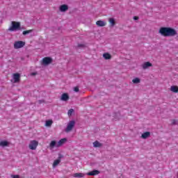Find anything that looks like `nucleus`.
Wrapping results in <instances>:
<instances>
[{
	"label": "nucleus",
	"mask_w": 178,
	"mask_h": 178,
	"mask_svg": "<svg viewBox=\"0 0 178 178\" xmlns=\"http://www.w3.org/2000/svg\"><path fill=\"white\" fill-rule=\"evenodd\" d=\"M79 87L76 86L74 88V91H75V92H79Z\"/></svg>",
	"instance_id": "nucleus-27"
},
{
	"label": "nucleus",
	"mask_w": 178,
	"mask_h": 178,
	"mask_svg": "<svg viewBox=\"0 0 178 178\" xmlns=\"http://www.w3.org/2000/svg\"><path fill=\"white\" fill-rule=\"evenodd\" d=\"M52 123H53L52 120H47L46 123H45V126H47V127H49L52 126Z\"/></svg>",
	"instance_id": "nucleus-22"
},
{
	"label": "nucleus",
	"mask_w": 178,
	"mask_h": 178,
	"mask_svg": "<svg viewBox=\"0 0 178 178\" xmlns=\"http://www.w3.org/2000/svg\"><path fill=\"white\" fill-rule=\"evenodd\" d=\"M11 177L12 178H20V176H19V175H11Z\"/></svg>",
	"instance_id": "nucleus-28"
},
{
	"label": "nucleus",
	"mask_w": 178,
	"mask_h": 178,
	"mask_svg": "<svg viewBox=\"0 0 178 178\" xmlns=\"http://www.w3.org/2000/svg\"><path fill=\"white\" fill-rule=\"evenodd\" d=\"M78 47H83V44H79Z\"/></svg>",
	"instance_id": "nucleus-31"
},
{
	"label": "nucleus",
	"mask_w": 178,
	"mask_h": 178,
	"mask_svg": "<svg viewBox=\"0 0 178 178\" xmlns=\"http://www.w3.org/2000/svg\"><path fill=\"white\" fill-rule=\"evenodd\" d=\"M150 136H151V133L149 131H146L142 134L141 137L142 138L145 139V138H148V137H149Z\"/></svg>",
	"instance_id": "nucleus-15"
},
{
	"label": "nucleus",
	"mask_w": 178,
	"mask_h": 178,
	"mask_svg": "<svg viewBox=\"0 0 178 178\" xmlns=\"http://www.w3.org/2000/svg\"><path fill=\"white\" fill-rule=\"evenodd\" d=\"M93 146L95 148H98L99 147H102V143H99L98 140H96L93 143Z\"/></svg>",
	"instance_id": "nucleus-19"
},
{
	"label": "nucleus",
	"mask_w": 178,
	"mask_h": 178,
	"mask_svg": "<svg viewBox=\"0 0 178 178\" xmlns=\"http://www.w3.org/2000/svg\"><path fill=\"white\" fill-rule=\"evenodd\" d=\"M33 30H27V31H24L22 34L24 35H26V34H30V33H32Z\"/></svg>",
	"instance_id": "nucleus-25"
},
{
	"label": "nucleus",
	"mask_w": 178,
	"mask_h": 178,
	"mask_svg": "<svg viewBox=\"0 0 178 178\" xmlns=\"http://www.w3.org/2000/svg\"><path fill=\"white\" fill-rule=\"evenodd\" d=\"M170 91L172 92H175V94H177L178 92V86H172L170 88Z\"/></svg>",
	"instance_id": "nucleus-13"
},
{
	"label": "nucleus",
	"mask_w": 178,
	"mask_h": 178,
	"mask_svg": "<svg viewBox=\"0 0 178 178\" xmlns=\"http://www.w3.org/2000/svg\"><path fill=\"white\" fill-rule=\"evenodd\" d=\"M159 33L163 35V37H175V35H177V31L170 27L160 28Z\"/></svg>",
	"instance_id": "nucleus-1"
},
{
	"label": "nucleus",
	"mask_w": 178,
	"mask_h": 178,
	"mask_svg": "<svg viewBox=\"0 0 178 178\" xmlns=\"http://www.w3.org/2000/svg\"><path fill=\"white\" fill-rule=\"evenodd\" d=\"M9 145V142L6 140H2L0 142V147H8Z\"/></svg>",
	"instance_id": "nucleus-17"
},
{
	"label": "nucleus",
	"mask_w": 178,
	"mask_h": 178,
	"mask_svg": "<svg viewBox=\"0 0 178 178\" xmlns=\"http://www.w3.org/2000/svg\"><path fill=\"white\" fill-rule=\"evenodd\" d=\"M43 65H49V63H52V58L49 57H45L42 59Z\"/></svg>",
	"instance_id": "nucleus-6"
},
{
	"label": "nucleus",
	"mask_w": 178,
	"mask_h": 178,
	"mask_svg": "<svg viewBox=\"0 0 178 178\" xmlns=\"http://www.w3.org/2000/svg\"><path fill=\"white\" fill-rule=\"evenodd\" d=\"M152 67V63H149V62H145L142 65V67L143 69H144V70H145V69H148V67Z\"/></svg>",
	"instance_id": "nucleus-9"
},
{
	"label": "nucleus",
	"mask_w": 178,
	"mask_h": 178,
	"mask_svg": "<svg viewBox=\"0 0 178 178\" xmlns=\"http://www.w3.org/2000/svg\"><path fill=\"white\" fill-rule=\"evenodd\" d=\"M20 30V22L13 21L11 26L8 29V31H17Z\"/></svg>",
	"instance_id": "nucleus-2"
},
{
	"label": "nucleus",
	"mask_w": 178,
	"mask_h": 178,
	"mask_svg": "<svg viewBox=\"0 0 178 178\" xmlns=\"http://www.w3.org/2000/svg\"><path fill=\"white\" fill-rule=\"evenodd\" d=\"M26 45V42L23 41H16L14 43L15 49H19L20 48H23Z\"/></svg>",
	"instance_id": "nucleus-5"
},
{
	"label": "nucleus",
	"mask_w": 178,
	"mask_h": 178,
	"mask_svg": "<svg viewBox=\"0 0 178 178\" xmlns=\"http://www.w3.org/2000/svg\"><path fill=\"white\" fill-rule=\"evenodd\" d=\"M67 141V139L66 138H62L57 143V148H59V147H62L65 143Z\"/></svg>",
	"instance_id": "nucleus-8"
},
{
	"label": "nucleus",
	"mask_w": 178,
	"mask_h": 178,
	"mask_svg": "<svg viewBox=\"0 0 178 178\" xmlns=\"http://www.w3.org/2000/svg\"><path fill=\"white\" fill-rule=\"evenodd\" d=\"M62 101H68L69 100V95L67 93H63L61 96Z\"/></svg>",
	"instance_id": "nucleus-14"
},
{
	"label": "nucleus",
	"mask_w": 178,
	"mask_h": 178,
	"mask_svg": "<svg viewBox=\"0 0 178 178\" xmlns=\"http://www.w3.org/2000/svg\"><path fill=\"white\" fill-rule=\"evenodd\" d=\"M54 147H56L58 148V143H56V140H51L49 144V147L52 149Z\"/></svg>",
	"instance_id": "nucleus-16"
},
{
	"label": "nucleus",
	"mask_w": 178,
	"mask_h": 178,
	"mask_svg": "<svg viewBox=\"0 0 178 178\" xmlns=\"http://www.w3.org/2000/svg\"><path fill=\"white\" fill-rule=\"evenodd\" d=\"M109 23H110V24H111L112 26H115V25L116 24V22H115V19H113V18H110V19H109Z\"/></svg>",
	"instance_id": "nucleus-24"
},
{
	"label": "nucleus",
	"mask_w": 178,
	"mask_h": 178,
	"mask_svg": "<svg viewBox=\"0 0 178 178\" xmlns=\"http://www.w3.org/2000/svg\"><path fill=\"white\" fill-rule=\"evenodd\" d=\"M73 177H84V174L83 173H79V172H76L73 175Z\"/></svg>",
	"instance_id": "nucleus-20"
},
{
	"label": "nucleus",
	"mask_w": 178,
	"mask_h": 178,
	"mask_svg": "<svg viewBox=\"0 0 178 178\" xmlns=\"http://www.w3.org/2000/svg\"><path fill=\"white\" fill-rule=\"evenodd\" d=\"M172 124H176V120H173Z\"/></svg>",
	"instance_id": "nucleus-30"
},
{
	"label": "nucleus",
	"mask_w": 178,
	"mask_h": 178,
	"mask_svg": "<svg viewBox=\"0 0 178 178\" xmlns=\"http://www.w3.org/2000/svg\"><path fill=\"white\" fill-rule=\"evenodd\" d=\"M140 82L141 80L139 78H135L132 80V83H134V84H138Z\"/></svg>",
	"instance_id": "nucleus-23"
},
{
	"label": "nucleus",
	"mask_w": 178,
	"mask_h": 178,
	"mask_svg": "<svg viewBox=\"0 0 178 178\" xmlns=\"http://www.w3.org/2000/svg\"><path fill=\"white\" fill-rule=\"evenodd\" d=\"M73 112H74V110H73L72 108L70 109L68 111V116H72V115L73 114Z\"/></svg>",
	"instance_id": "nucleus-26"
},
{
	"label": "nucleus",
	"mask_w": 178,
	"mask_h": 178,
	"mask_svg": "<svg viewBox=\"0 0 178 178\" xmlns=\"http://www.w3.org/2000/svg\"><path fill=\"white\" fill-rule=\"evenodd\" d=\"M134 20H138V17L137 16L134 17Z\"/></svg>",
	"instance_id": "nucleus-29"
},
{
	"label": "nucleus",
	"mask_w": 178,
	"mask_h": 178,
	"mask_svg": "<svg viewBox=\"0 0 178 178\" xmlns=\"http://www.w3.org/2000/svg\"><path fill=\"white\" fill-rule=\"evenodd\" d=\"M96 24L97 26H98V27H104L106 26V22L102 20H99V21H97Z\"/></svg>",
	"instance_id": "nucleus-12"
},
{
	"label": "nucleus",
	"mask_w": 178,
	"mask_h": 178,
	"mask_svg": "<svg viewBox=\"0 0 178 178\" xmlns=\"http://www.w3.org/2000/svg\"><path fill=\"white\" fill-rule=\"evenodd\" d=\"M59 163H60V158L54 161L53 163V168H56Z\"/></svg>",
	"instance_id": "nucleus-21"
},
{
	"label": "nucleus",
	"mask_w": 178,
	"mask_h": 178,
	"mask_svg": "<svg viewBox=\"0 0 178 178\" xmlns=\"http://www.w3.org/2000/svg\"><path fill=\"white\" fill-rule=\"evenodd\" d=\"M13 77L14 79V83H19V81H20V74L19 73L13 74Z\"/></svg>",
	"instance_id": "nucleus-7"
},
{
	"label": "nucleus",
	"mask_w": 178,
	"mask_h": 178,
	"mask_svg": "<svg viewBox=\"0 0 178 178\" xmlns=\"http://www.w3.org/2000/svg\"><path fill=\"white\" fill-rule=\"evenodd\" d=\"M74 124H76V122H74V120L70 121L67 124V128L65 129V132L70 133V131H72L74 127Z\"/></svg>",
	"instance_id": "nucleus-4"
},
{
	"label": "nucleus",
	"mask_w": 178,
	"mask_h": 178,
	"mask_svg": "<svg viewBox=\"0 0 178 178\" xmlns=\"http://www.w3.org/2000/svg\"><path fill=\"white\" fill-rule=\"evenodd\" d=\"M103 57L104 58V59H106V60L111 59L112 58V56H111L109 54V53H104L103 54Z\"/></svg>",
	"instance_id": "nucleus-18"
},
{
	"label": "nucleus",
	"mask_w": 178,
	"mask_h": 178,
	"mask_svg": "<svg viewBox=\"0 0 178 178\" xmlns=\"http://www.w3.org/2000/svg\"><path fill=\"white\" fill-rule=\"evenodd\" d=\"M88 176H96V175H99V171L97 170H94L87 173Z\"/></svg>",
	"instance_id": "nucleus-10"
},
{
	"label": "nucleus",
	"mask_w": 178,
	"mask_h": 178,
	"mask_svg": "<svg viewBox=\"0 0 178 178\" xmlns=\"http://www.w3.org/2000/svg\"><path fill=\"white\" fill-rule=\"evenodd\" d=\"M69 10V6L67 5L63 4L60 6V12H66Z\"/></svg>",
	"instance_id": "nucleus-11"
},
{
	"label": "nucleus",
	"mask_w": 178,
	"mask_h": 178,
	"mask_svg": "<svg viewBox=\"0 0 178 178\" xmlns=\"http://www.w3.org/2000/svg\"><path fill=\"white\" fill-rule=\"evenodd\" d=\"M38 147V142L37 140H33L30 141V143L29 145V149H31L32 151H35Z\"/></svg>",
	"instance_id": "nucleus-3"
}]
</instances>
